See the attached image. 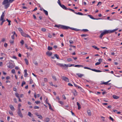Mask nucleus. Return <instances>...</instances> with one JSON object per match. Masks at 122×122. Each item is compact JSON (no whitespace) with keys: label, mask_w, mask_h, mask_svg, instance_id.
<instances>
[{"label":"nucleus","mask_w":122,"mask_h":122,"mask_svg":"<svg viewBox=\"0 0 122 122\" xmlns=\"http://www.w3.org/2000/svg\"><path fill=\"white\" fill-rule=\"evenodd\" d=\"M9 107H10L12 111H14L15 110V109L14 107L12 105H10L9 106Z\"/></svg>","instance_id":"obj_16"},{"label":"nucleus","mask_w":122,"mask_h":122,"mask_svg":"<svg viewBox=\"0 0 122 122\" xmlns=\"http://www.w3.org/2000/svg\"><path fill=\"white\" fill-rule=\"evenodd\" d=\"M87 112L88 115L89 116H91V113L90 110H88Z\"/></svg>","instance_id":"obj_19"},{"label":"nucleus","mask_w":122,"mask_h":122,"mask_svg":"<svg viewBox=\"0 0 122 122\" xmlns=\"http://www.w3.org/2000/svg\"><path fill=\"white\" fill-rule=\"evenodd\" d=\"M45 102H46V103L48 104V103H49L48 102V98H46V101H45Z\"/></svg>","instance_id":"obj_53"},{"label":"nucleus","mask_w":122,"mask_h":122,"mask_svg":"<svg viewBox=\"0 0 122 122\" xmlns=\"http://www.w3.org/2000/svg\"><path fill=\"white\" fill-rule=\"evenodd\" d=\"M77 87L79 89L81 90L82 89V88L80 86H78Z\"/></svg>","instance_id":"obj_61"},{"label":"nucleus","mask_w":122,"mask_h":122,"mask_svg":"<svg viewBox=\"0 0 122 122\" xmlns=\"http://www.w3.org/2000/svg\"><path fill=\"white\" fill-rule=\"evenodd\" d=\"M33 83V80L32 79H30V84H31Z\"/></svg>","instance_id":"obj_50"},{"label":"nucleus","mask_w":122,"mask_h":122,"mask_svg":"<svg viewBox=\"0 0 122 122\" xmlns=\"http://www.w3.org/2000/svg\"><path fill=\"white\" fill-rule=\"evenodd\" d=\"M27 70H24V71L25 72V74H24V76L25 77H26L28 75V74L27 73Z\"/></svg>","instance_id":"obj_17"},{"label":"nucleus","mask_w":122,"mask_h":122,"mask_svg":"<svg viewBox=\"0 0 122 122\" xmlns=\"http://www.w3.org/2000/svg\"><path fill=\"white\" fill-rule=\"evenodd\" d=\"M48 105H49V109L51 110H53L51 104L50 103H48Z\"/></svg>","instance_id":"obj_22"},{"label":"nucleus","mask_w":122,"mask_h":122,"mask_svg":"<svg viewBox=\"0 0 122 122\" xmlns=\"http://www.w3.org/2000/svg\"><path fill=\"white\" fill-rule=\"evenodd\" d=\"M68 10H69L70 11H72V12H73L75 13V12L73 10H72V9H70V8H68Z\"/></svg>","instance_id":"obj_34"},{"label":"nucleus","mask_w":122,"mask_h":122,"mask_svg":"<svg viewBox=\"0 0 122 122\" xmlns=\"http://www.w3.org/2000/svg\"><path fill=\"white\" fill-rule=\"evenodd\" d=\"M77 105L78 106V109L79 110L81 108L80 105L78 102H77Z\"/></svg>","instance_id":"obj_18"},{"label":"nucleus","mask_w":122,"mask_h":122,"mask_svg":"<svg viewBox=\"0 0 122 122\" xmlns=\"http://www.w3.org/2000/svg\"><path fill=\"white\" fill-rule=\"evenodd\" d=\"M52 78L55 81H56L57 79L55 76H52Z\"/></svg>","instance_id":"obj_43"},{"label":"nucleus","mask_w":122,"mask_h":122,"mask_svg":"<svg viewBox=\"0 0 122 122\" xmlns=\"http://www.w3.org/2000/svg\"><path fill=\"white\" fill-rule=\"evenodd\" d=\"M60 6L64 10H68V8L63 4H61Z\"/></svg>","instance_id":"obj_7"},{"label":"nucleus","mask_w":122,"mask_h":122,"mask_svg":"<svg viewBox=\"0 0 122 122\" xmlns=\"http://www.w3.org/2000/svg\"><path fill=\"white\" fill-rule=\"evenodd\" d=\"M75 13L76 14H77L80 15H83V13H82L80 12H78L77 13H76L75 12Z\"/></svg>","instance_id":"obj_26"},{"label":"nucleus","mask_w":122,"mask_h":122,"mask_svg":"<svg viewBox=\"0 0 122 122\" xmlns=\"http://www.w3.org/2000/svg\"><path fill=\"white\" fill-rule=\"evenodd\" d=\"M77 87L79 89L81 90L82 89V88L80 86H78Z\"/></svg>","instance_id":"obj_62"},{"label":"nucleus","mask_w":122,"mask_h":122,"mask_svg":"<svg viewBox=\"0 0 122 122\" xmlns=\"http://www.w3.org/2000/svg\"><path fill=\"white\" fill-rule=\"evenodd\" d=\"M54 56L57 59H59V56L57 54L54 55Z\"/></svg>","instance_id":"obj_31"},{"label":"nucleus","mask_w":122,"mask_h":122,"mask_svg":"<svg viewBox=\"0 0 122 122\" xmlns=\"http://www.w3.org/2000/svg\"><path fill=\"white\" fill-rule=\"evenodd\" d=\"M8 67L11 69L13 67V66L12 64H10Z\"/></svg>","instance_id":"obj_28"},{"label":"nucleus","mask_w":122,"mask_h":122,"mask_svg":"<svg viewBox=\"0 0 122 122\" xmlns=\"http://www.w3.org/2000/svg\"><path fill=\"white\" fill-rule=\"evenodd\" d=\"M112 51H115L116 50V49L114 48H113L112 49Z\"/></svg>","instance_id":"obj_54"},{"label":"nucleus","mask_w":122,"mask_h":122,"mask_svg":"<svg viewBox=\"0 0 122 122\" xmlns=\"http://www.w3.org/2000/svg\"><path fill=\"white\" fill-rule=\"evenodd\" d=\"M17 113L18 115L21 118L23 117V115L21 112H17Z\"/></svg>","instance_id":"obj_9"},{"label":"nucleus","mask_w":122,"mask_h":122,"mask_svg":"<svg viewBox=\"0 0 122 122\" xmlns=\"http://www.w3.org/2000/svg\"><path fill=\"white\" fill-rule=\"evenodd\" d=\"M67 61L68 62H70L72 61V59L71 58H69L67 59Z\"/></svg>","instance_id":"obj_40"},{"label":"nucleus","mask_w":122,"mask_h":122,"mask_svg":"<svg viewBox=\"0 0 122 122\" xmlns=\"http://www.w3.org/2000/svg\"><path fill=\"white\" fill-rule=\"evenodd\" d=\"M25 61L26 64L27 65H28V62L27 60L26 59H25Z\"/></svg>","instance_id":"obj_32"},{"label":"nucleus","mask_w":122,"mask_h":122,"mask_svg":"<svg viewBox=\"0 0 122 122\" xmlns=\"http://www.w3.org/2000/svg\"><path fill=\"white\" fill-rule=\"evenodd\" d=\"M46 55L49 56H51L52 54V52L48 51L46 52Z\"/></svg>","instance_id":"obj_8"},{"label":"nucleus","mask_w":122,"mask_h":122,"mask_svg":"<svg viewBox=\"0 0 122 122\" xmlns=\"http://www.w3.org/2000/svg\"><path fill=\"white\" fill-rule=\"evenodd\" d=\"M104 35L103 34V33L102 32L101 34L100 35V38L102 39L103 35Z\"/></svg>","instance_id":"obj_35"},{"label":"nucleus","mask_w":122,"mask_h":122,"mask_svg":"<svg viewBox=\"0 0 122 122\" xmlns=\"http://www.w3.org/2000/svg\"><path fill=\"white\" fill-rule=\"evenodd\" d=\"M62 79L64 81L67 82H69V80L68 78L66 77L63 76L62 77Z\"/></svg>","instance_id":"obj_5"},{"label":"nucleus","mask_w":122,"mask_h":122,"mask_svg":"<svg viewBox=\"0 0 122 122\" xmlns=\"http://www.w3.org/2000/svg\"><path fill=\"white\" fill-rule=\"evenodd\" d=\"M48 36L50 38H51L52 37V36L50 34H49V35H48Z\"/></svg>","instance_id":"obj_58"},{"label":"nucleus","mask_w":122,"mask_h":122,"mask_svg":"<svg viewBox=\"0 0 122 122\" xmlns=\"http://www.w3.org/2000/svg\"><path fill=\"white\" fill-rule=\"evenodd\" d=\"M35 103L36 104H38L40 103V102L39 101H35Z\"/></svg>","instance_id":"obj_48"},{"label":"nucleus","mask_w":122,"mask_h":122,"mask_svg":"<svg viewBox=\"0 0 122 122\" xmlns=\"http://www.w3.org/2000/svg\"><path fill=\"white\" fill-rule=\"evenodd\" d=\"M72 92L73 93V95L75 96H76L77 95V92L75 89H73L72 90Z\"/></svg>","instance_id":"obj_6"},{"label":"nucleus","mask_w":122,"mask_h":122,"mask_svg":"<svg viewBox=\"0 0 122 122\" xmlns=\"http://www.w3.org/2000/svg\"><path fill=\"white\" fill-rule=\"evenodd\" d=\"M38 117L40 119H42V116L41 115H39V116H38Z\"/></svg>","instance_id":"obj_56"},{"label":"nucleus","mask_w":122,"mask_h":122,"mask_svg":"<svg viewBox=\"0 0 122 122\" xmlns=\"http://www.w3.org/2000/svg\"><path fill=\"white\" fill-rule=\"evenodd\" d=\"M84 68L85 69H88L89 70H92V69H91L88 67H84Z\"/></svg>","instance_id":"obj_47"},{"label":"nucleus","mask_w":122,"mask_h":122,"mask_svg":"<svg viewBox=\"0 0 122 122\" xmlns=\"http://www.w3.org/2000/svg\"><path fill=\"white\" fill-rule=\"evenodd\" d=\"M62 97H63V98L65 100L66 99V97H65V95H62Z\"/></svg>","instance_id":"obj_64"},{"label":"nucleus","mask_w":122,"mask_h":122,"mask_svg":"<svg viewBox=\"0 0 122 122\" xmlns=\"http://www.w3.org/2000/svg\"><path fill=\"white\" fill-rule=\"evenodd\" d=\"M0 21H2L0 24L1 25H2L4 22L5 21V20H0Z\"/></svg>","instance_id":"obj_33"},{"label":"nucleus","mask_w":122,"mask_h":122,"mask_svg":"<svg viewBox=\"0 0 122 122\" xmlns=\"http://www.w3.org/2000/svg\"><path fill=\"white\" fill-rule=\"evenodd\" d=\"M9 114L11 115L12 116L13 115V114L11 112H9Z\"/></svg>","instance_id":"obj_60"},{"label":"nucleus","mask_w":122,"mask_h":122,"mask_svg":"<svg viewBox=\"0 0 122 122\" xmlns=\"http://www.w3.org/2000/svg\"><path fill=\"white\" fill-rule=\"evenodd\" d=\"M83 31L84 32H86L88 31L89 30L87 29H83L82 30H81V31Z\"/></svg>","instance_id":"obj_27"},{"label":"nucleus","mask_w":122,"mask_h":122,"mask_svg":"<svg viewBox=\"0 0 122 122\" xmlns=\"http://www.w3.org/2000/svg\"><path fill=\"white\" fill-rule=\"evenodd\" d=\"M12 73L14 74H15V70L14 69H12L11 71Z\"/></svg>","instance_id":"obj_39"},{"label":"nucleus","mask_w":122,"mask_h":122,"mask_svg":"<svg viewBox=\"0 0 122 122\" xmlns=\"http://www.w3.org/2000/svg\"><path fill=\"white\" fill-rule=\"evenodd\" d=\"M88 35L87 34H82L81 35V36L82 37H86V36H88Z\"/></svg>","instance_id":"obj_36"},{"label":"nucleus","mask_w":122,"mask_h":122,"mask_svg":"<svg viewBox=\"0 0 122 122\" xmlns=\"http://www.w3.org/2000/svg\"><path fill=\"white\" fill-rule=\"evenodd\" d=\"M34 109H39V107L37 106H35L34 107Z\"/></svg>","instance_id":"obj_51"},{"label":"nucleus","mask_w":122,"mask_h":122,"mask_svg":"<svg viewBox=\"0 0 122 122\" xmlns=\"http://www.w3.org/2000/svg\"><path fill=\"white\" fill-rule=\"evenodd\" d=\"M13 90L15 92H17V88L15 87L13 88Z\"/></svg>","instance_id":"obj_52"},{"label":"nucleus","mask_w":122,"mask_h":122,"mask_svg":"<svg viewBox=\"0 0 122 122\" xmlns=\"http://www.w3.org/2000/svg\"><path fill=\"white\" fill-rule=\"evenodd\" d=\"M28 115L30 117H31L32 114L30 112H29L28 113Z\"/></svg>","instance_id":"obj_42"},{"label":"nucleus","mask_w":122,"mask_h":122,"mask_svg":"<svg viewBox=\"0 0 122 122\" xmlns=\"http://www.w3.org/2000/svg\"><path fill=\"white\" fill-rule=\"evenodd\" d=\"M55 27H57L58 28H61L65 29H71L74 30L75 28L72 27H69L64 26L61 25H55L54 26Z\"/></svg>","instance_id":"obj_1"},{"label":"nucleus","mask_w":122,"mask_h":122,"mask_svg":"<svg viewBox=\"0 0 122 122\" xmlns=\"http://www.w3.org/2000/svg\"><path fill=\"white\" fill-rule=\"evenodd\" d=\"M33 63L36 66H37L38 65V64L37 61L35 60H34L33 61Z\"/></svg>","instance_id":"obj_25"},{"label":"nucleus","mask_w":122,"mask_h":122,"mask_svg":"<svg viewBox=\"0 0 122 122\" xmlns=\"http://www.w3.org/2000/svg\"><path fill=\"white\" fill-rule=\"evenodd\" d=\"M6 79L8 80L10 79V77L9 76H7L6 77Z\"/></svg>","instance_id":"obj_63"},{"label":"nucleus","mask_w":122,"mask_h":122,"mask_svg":"<svg viewBox=\"0 0 122 122\" xmlns=\"http://www.w3.org/2000/svg\"><path fill=\"white\" fill-rule=\"evenodd\" d=\"M49 120L50 119L48 118H46L45 119V121L46 122H49Z\"/></svg>","instance_id":"obj_24"},{"label":"nucleus","mask_w":122,"mask_h":122,"mask_svg":"<svg viewBox=\"0 0 122 122\" xmlns=\"http://www.w3.org/2000/svg\"><path fill=\"white\" fill-rule=\"evenodd\" d=\"M56 65L59 66L61 67H63V68L64 69H66V64H60V63H57Z\"/></svg>","instance_id":"obj_3"},{"label":"nucleus","mask_w":122,"mask_h":122,"mask_svg":"<svg viewBox=\"0 0 122 122\" xmlns=\"http://www.w3.org/2000/svg\"><path fill=\"white\" fill-rule=\"evenodd\" d=\"M118 29V28L116 29L112 30H105L102 32V33H103V34H104V35L107 34L109 33H112L115 31L117 30Z\"/></svg>","instance_id":"obj_2"},{"label":"nucleus","mask_w":122,"mask_h":122,"mask_svg":"<svg viewBox=\"0 0 122 122\" xmlns=\"http://www.w3.org/2000/svg\"><path fill=\"white\" fill-rule=\"evenodd\" d=\"M88 16H89L92 19H93V20H99V19H100L99 18H98V19H96V18H94V17H93L91 15H88Z\"/></svg>","instance_id":"obj_11"},{"label":"nucleus","mask_w":122,"mask_h":122,"mask_svg":"<svg viewBox=\"0 0 122 122\" xmlns=\"http://www.w3.org/2000/svg\"><path fill=\"white\" fill-rule=\"evenodd\" d=\"M100 63H101L100 62H97L96 63L95 65L96 66L98 65H99Z\"/></svg>","instance_id":"obj_45"},{"label":"nucleus","mask_w":122,"mask_h":122,"mask_svg":"<svg viewBox=\"0 0 122 122\" xmlns=\"http://www.w3.org/2000/svg\"><path fill=\"white\" fill-rule=\"evenodd\" d=\"M92 47L95 49H97V50H99V48H98L97 47L95 46H92Z\"/></svg>","instance_id":"obj_23"},{"label":"nucleus","mask_w":122,"mask_h":122,"mask_svg":"<svg viewBox=\"0 0 122 122\" xmlns=\"http://www.w3.org/2000/svg\"><path fill=\"white\" fill-rule=\"evenodd\" d=\"M4 16L5 15L4 14V12H3L0 17V20H4Z\"/></svg>","instance_id":"obj_12"},{"label":"nucleus","mask_w":122,"mask_h":122,"mask_svg":"<svg viewBox=\"0 0 122 122\" xmlns=\"http://www.w3.org/2000/svg\"><path fill=\"white\" fill-rule=\"evenodd\" d=\"M43 11L45 15H48V12L46 10H45L44 9H43Z\"/></svg>","instance_id":"obj_20"},{"label":"nucleus","mask_w":122,"mask_h":122,"mask_svg":"<svg viewBox=\"0 0 122 122\" xmlns=\"http://www.w3.org/2000/svg\"><path fill=\"white\" fill-rule=\"evenodd\" d=\"M69 41L71 44H73L74 43L73 41L72 40H70Z\"/></svg>","instance_id":"obj_38"},{"label":"nucleus","mask_w":122,"mask_h":122,"mask_svg":"<svg viewBox=\"0 0 122 122\" xmlns=\"http://www.w3.org/2000/svg\"><path fill=\"white\" fill-rule=\"evenodd\" d=\"M47 49L49 50H52V47L50 46H48V47Z\"/></svg>","instance_id":"obj_29"},{"label":"nucleus","mask_w":122,"mask_h":122,"mask_svg":"<svg viewBox=\"0 0 122 122\" xmlns=\"http://www.w3.org/2000/svg\"><path fill=\"white\" fill-rule=\"evenodd\" d=\"M18 30L20 31L21 34V32H22L23 31L22 30V29L20 28H18Z\"/></svg>","instance_id":"obj_30"},{"label":"nucleus","mask_w":122,"mask_h":122,"mask_svg":"<svg viewBox=\"0 0 122 122\" xmlns=\"http://www.w3.org/2000/svg\"><path fill=\"white\" fill-rule=\"evenodd\" d=\"M59 102L61 105H62L63 104V102H62L61 101H59Z\"/></svg>","instance_id":"obj_55"},{"label":"nucleus","mask_w":122,"mask_h":122,"mask_svg":"<svg viewBox=\"0 0 122 122\" xmlns=\"http://www.w3.org/2000/svg\"><path fill=\"white\" fill-rule=\"evenodd\" d=\"M111 81V80H110L106 82H102H102H101L102 83H100V84L101 85H102L103 84H105L106 85H107L108 83L109 82Z\"/></svg>","instance_id":"obj_10"},{"label":"nucleus","mask_w":122,"mask_h":122,"mask_svg":"<svg viewBox=\"0 0 122 122\" xmlns=\"http://www.w3.org/2000/svg\"><path fill=\"white\" fill-rule=\"evenodd\" d=\"M76 75L78 76V77H82L84 75L83 74H81L79 73H77L76 74Z\"/></svg>","instance_id":"obj_15"},{"label":"nucleus","mask_w":122,"mask_h":122,"mask_svg":"<svg viewBox=\"0 0 122 122\" xmlns=\"http://www.w3.org/2000/svg\"><path fill=\"white\" fill-rule=\"evenodd\" d=\"M109 118L112 121H113L114 120V119L110 116Z\"/></svg>","instance_id":"obj_49"},{"label":"nucleus","mask_w":122,"mask_h":122,"mask_svg":"<svg viewBox=\"0 0 122 122\" xmlns=\"http://www.w3.org/2000/svg\"><path fill=\"white\" fill-rule=\"evenodd\" d=\"M15 95L16 96V97L18 98L20 97L19 96V94L18 93H15Z\"/></svg>","instance_id":"obj_37"},{"label":"nucleus","mask_w":122,"mask_h":122,"mask_svg":"<svg viewBox=\"0 0 122 122\" xmlns=\"http://www.w3.org/2000/svg\"><path fill=\"white\" fill-rule=\"evenodd\" d=\"M20 43H21V44L22 45H23L24 43V42L23 40H21L20 42Z\"/></svg>","instance_id":"obj_41"},{"label":"nucleus","mask_w":122,"mask_h":122,"mask_svg":"<svg viewBox=\"0 0 122 122\" xmlns=\"http://www.w3.org/2000/svg\"><path fill=\"white\" fill-rule=\"evenodd\" d=\"M74 66L75 67H83V66L82 65H75Z\"/></svg>","instance_id":"obj_21"},{"label":"nucleus","mask_w":122,"mask_h":122,"mask_svg":"<svg viewBox=\"0 0 122 122\" xmlns=\"http://www.w3.org/2000/svg\"><path fill=\"white\" fill-rule=\"evenodd\" d=\"M41 30L42 31L44 32L46 31V29L45 28H43L41 29Z\"/></svg>","instance_id":"obj_46"},{"label":"nucleus","mask_w":122,"mask_h":122,"mask_svg":"<svg viewBox=\"0 0 122 122\" xmlns=\"http://www.w3.org/2000/svg\"><path fill=\"white\" fill-rule=\"evenodd\" d=\"M21 34L23 36L30 38V37L29 36L28 34H26L23 31L21 33Z\"/></svg>","instance_id":"obj_4"},{"label":"nucleus","mask_w":122,"mask_h":122,"mask_svg":"<svg viewBox=\"0 0 122 122\" xmlns=\"http://www.w3.org/2000/svg\"><path fill=\"white\" fill-rule=\"evenodd\" d=\"M10 42L11 44H13L14 42V40L13 39L12 40H10Z\"/></svg>","instance_id":"obj_44"},{"label":"nucleus","mask_w":122,"mask_h":122,"mask_svg":"<svg viewBox=\"0 0 122 122\" xmlns=\"http://www.w3.org/2000/svg\"><path fill=\"white\" fill-rule=\"evenodd\" d=\"M112 97L114 99H118L119 98V96H117L115 95H113Z\"/></svg>","instance_id":"obj_14"},{"label":"nucleus","mask_w":122,"mask_h":122,"mask_svg":"<svg viewBox=\"0 0 122 122\" xmlns=\"http://www.w3.org/2000/svg\"><path fill=\"white\" fill-rule=\"evenodd\" d=\"M92 70L94 71L95 72H102V71L99 70H97V69H92Z\"/></svg>","instance_id":"obj_13"},{"label":"nucleus","mask_w":122,"mask_h":122,"mask_svg":"<svg viewBox=\"0 0 122 122\" xmlns=\"http://www.w3.org/2000/svg\"><path fill=\"white\" fill-rule=\"evenodd\" d=\"M71 64H70L69 65L66 64V67H71V66H70Z\"/></svg>","instance_id":"obj_59"},{"label":"nucleus","mask_w":122,"mask_h":122,"mask_svg":"<svg viewBox=\"0 0 122 122\" xmlns=\"http://www.w3.org/2000/svg\"><path fill=\"white\" fill-rule=\"evenodd\" d=\"M14 101L15 103H17V100L16 98H15L14 99Z\"/></svg>","instance_id":"obj_57"}]
</instances>
